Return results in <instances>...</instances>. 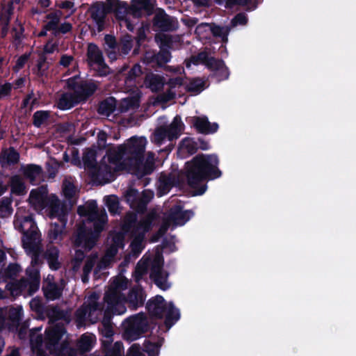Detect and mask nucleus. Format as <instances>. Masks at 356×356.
Wrapping results in <instances>:
<instances>
[{"mask_svg": "<svg viewBox=\"0 0 356 356\" xmlns=\"http://www.w3.org/2000/svg\"><path fill=\"white\" fill-rule=\"evenodd\" d=\"M147 144L145 137L133 136L122 145L111 148L97 169H95L94 175L105 181H110L115 172L123 169L129 170L133 163L139 161L145 152Z\"/></svg>", "mask_w": 356, "mask_h": 356, "instance_id": "nucleus-1", "label": "nucleus"}, {"mask_svg": "<svg viewBox=\"0 0 356 356\" xmlns=\"http://www.w3.org/2000/svg\"><path fill=\"white\" fill-rule=\"evenodd\" d=\"M154 213H149L145 218L136 223L135 215L130 214L127 216L122 227L124 232L131 231L133 235V241L130 245L134 254H138L144 248V236L145 232L149 230Z\"/></svg>", "mask_w": 356, "mask_h": 356, "instance_id": "nucleus-7", "label": "nucleus"}, {"mask_svg": "<svg viewBox=\"0 0 356 356\" xmlns=\"http://www.w3.org/2000/svg\"><path fill=\"white\" fill-rule=\"evenodd\" d=\"M23 173L25 177L33 182L41 178V168L35 165H28L22 168Z\"/></svg>", "mask_w": 356, "mask_h": 356, "instance_id": "nucleus-29", "label": "nucleus"}, {"mask_svg": "<svg viewBox=\"0 0 356 356\" xmlns=\"http://www.w3.org/2000/svg\"><path fill=\"white\" fill-rule=\"evenodd\" d=\"M97 138H98L97 144H98L99 148H100V149L104 148L106 146V133L104 131L99 132Z\"/></svg>", "mask_w": 356, "mask_h": 356, "instance_id": "nucleus-62", "label": "nucleus"}, {"mask_svg": "<svg viewBox=\"0 0 356 356\" xmlns=\"http://www.w3.org/2000/svg\"><path fill=\"white\" fill-rule=\"evenodd\" d=\"M58 7L61 9L66 10L68 12L66 17L72 15L75 11L74 3L70 1H61L58 4Z\"/></svg>", "mask_w": 356, "mask_h": 356, "instance_id": "nucleus-51", "label": "nucleus"}, {"mask_svg": "<svg viewBox=\"0 0 356 356\" xmlns=\"http://www.w3.org/2000/svg\"><path fill=\"white\" fill-rule=\"evenodd\" d=\"M191 122L200 133L209 134L216 132L218 129L217 123H211L205 116L193 117Z\"/></svg>", "mask_w": 356, "mask_h": 356, "instance_id": "nucleus-22", "label": "nucleus"}, {"mask_svg": "<svg viewBox=\"0 0 356 356\" xmlns=\"http://www.w3.org/2000/svg\"><path fill=\"white\" fill-rule=\"evenodd\" d=\"M218 159L216 155H198L186 163L188 183L194 191L193 195H202L207 186L202 184L206 179H215L221 175L218 169Z\"/></svg>", "mask_w": 356, "mask_h": 356, "instance_id": "nucleus-4", "label": "nucleus"}, {"mask_svg": "<svg viewBox=\"0 0 356 356\" xmlns=\"http://www.w3.org/2000/svg\"><path fill=\"white\" fill-rule=\"evenodd\" d=\"M65 334L63 325L60 323L51 325L46 330V337L43 341L40 334L33 332L31 335V344L33 352L36 356H47L44 353V348L51 350L58 340Z\"/></svg>", "mask_w": 356, "mask_h": 356, "instance_id": "nucleus-10", "label": "nucleus"}, {"mask_svg": "<svg viewBox=\"0 0 356 356\" xmlns=\"http://www.w3.org/2000/svg\"><path fill=\"white\" fill-rule=\"evenodd\" d=\"M46 69L45 60L43 58H40L37 64V73L38 74H43Z\"/></svg>", "mask_w": 356, "mask_h": 356, "instance_id": "nucleus-64", "label": "nucleus"}, {"mask_svg": "<svg viewBox=\"0 0 356 356\" xmlns=\"http://www.w3.org/2000/svg\"><path fill=\"white\" fill-rule=\"evenodd\" d=\"M145 83L152 91H156L162 88L164 81L161 76L150 74L146 77Z\"/></svg>", "mask_w": 356, "mask_h": 356, "instance_id": "nucleus-31", "label": "nucleus"}, {"mask_svg": "<svg viewBox=\"0 0 356 356\" xmlns=\"http://www.w3.org/2000/svg\"><path fill=\"white\" fill-rule=\"evenodd\" d=\"M60 64L63 67H68L70 65H75L74 58L72 56L67 55H64L61 57Z\"/></svg>", "mask_w": 356, "mask_h": 356, "instance_id": "nucleus-58", "label": "nucleus"}, {"mask_svg": "<svg viewBox=\"0 0 356 356\" xmlns=\"http://www.w3.org/2000/svg\"><path fill=\"white\" fill-rule=\"evenodd\" d=\"M96 259H97L96 255L91 256L87 259L86 263L83 268V276L82 277V280L83 282H86L88 281V275L90 273V271L94 266V264L96 261Z\"/></svg>", "mask_w": 356, "mask_h": 356, "instance_id": "nucleus-45", "label": "nucleus"}, {"mask_svg": "<svg viewBox=\"0 0 356 356\" xmlns=\"http://www.w3.org/2000/svg\"><path fill=\"white\" fill-rule=\"evenodd\" d=\"M62 192L63 196L70 201V207H72L75 203L79 193V189L74 185L72 177H67L64 179Z\"/></svg>", "mask_w": 356, "mask_h": 356, "instance_id": "nucleus-24", "label": "nucleus"}, {"mask_svg": "<svg viewBox=\"0 0 356 356\" xmlns=\"http://www.w3.org/2000/svg\"><path fill=\"white\" fill-rule=\"evenodd\" d=\"M46 256L49 267L54 270L58 269L59 268L58 261V250L56 248H51L47 250Z\"/></svg>", "mask_w": 356, "mask_h": 356, "instance_id": "nucleus-36", "label": "nucleus"}, {"mask_svg": "<svg viewBox=\"0 0 356 356\" xmlns=\"http://www.w3.org/2000/svg\"><path fill=\"white\" fill-rule=\"evenodd\" d=\"M142 73L141 67L139 65H135L129 72V79L136 77Z\"/></svg>", "mask_w": 356, "mask_h": 356, "instance_id": "nucleus-63", "label": "nucleus"}, {"mask_svg": "<svg viewBox=\"0 0 356 356\" xmlns=\"http://www.w3.org/2000/svg\"><path fill=\"white\" fill-rule=\"evenodd\" d=\"M84 257L83 252L80 250L78 249L76 250L73 262L74 263L73 268L74 270H76L79 268L81 261Z\"/></svg>", "mask_w": 356, "mask_h": 356, "instance_id": "nucleus-56", "label": "nucleus"}, {"mask_svg": "<svg viewBox=\"0 0 356 356\" xmlns=\"http://www.w3.org/2000/svg\"><path fill=\"white\" fill-rule=\"evenodd\" d=\"M248 22V18L245 14L237 15L232 21L233 27L238 25H245Z\"/></svg>", "mask_w": 356, "mask_h": 356, "instance_id": "nucleus-55", "label": "nucleus"}, {"mask_svg": "<svg viewBox=\"0 0 356 356\" xmlns=\"http://www.w3.org/2000/svg\"><path fill=\"white\" fill-rule=\"evenodd\" d=\"M12 90V85L9 83L0 84V100L8 97Z\"/></svg>", "mask_w": 356, "mask_h": 356, "instance_id": "nucleus-52", "label": "nucleus"}, {"mask_svg": "<svg viewBox=\"0 0 356 356\" xmlns=\"http://www.w3.org/2000/svg\"><path fill=\"white\" fill-rule=\"evenodd\" d=\"M154 169V154L148 152L145 159L143 155L136 163H133L131 168L129 170L139 177L150 174Z\"/></svg>", "mask_w": 356, "mask_h": 356, "instance_id": "nucleus-20", "label": "nucleus"}, {"mask_svg": "<svg viewBox=\"0 0 356 356\" xmlns=\"http://www.w3.org/2000/svg\"><path fill=\"white\" fill-rule=\"evenodd\" d=\"M180 149L186 151L189 154H193L195 152L196 145L193 139L185 138L181 141L180 145Z\"/></svg>", "mask_w": 356, "mask_h": 356, "instance_id": "nucleus-47", "label": "nucleus"}, {"mask_svg": "<svg viewBox=\"0 0 356 356\" xmlns=\"http://www.w3.org/2000/svg\"><path fill=\"white\" fill-rule=\"evenodd\" d=\"M211 31L213 35L220 37L223 42H226L227 41V35L229 32V29L227 27L216 26L211 27Z\"/></svg>", "mask_w": 356, "mask_h": 356, "instance_id": "nucleus-46", "label": "nucleus"}, {"mask_svg": "<svg viewBox=\"0 0 356 356\" xmlns=\"http://www.w3.org/2000/svg\"><path fill=\"white\" fill-rule=\"evenodd\" d=\"M15 227L24 234L23 247L26 253L31 256V266L26 270L29 282H21L19 287L21 291H27V293L31 295L38 290L40 286L39 272L34 265L38 262L40 252V234L32 216H23L20 211L16 214Z\"/></svg>", "mask_w": 356, "mask_h": 356, "instance_id": "nucleus-2", "label": "nucleus"}, {"mask_svg": "<svg viewBox=\"0 0 356 356\" xmlns=\"http://www.w3.org/2000/svg\"><path fill=\"white\" fill-rule=\"evenodd\" d=\"M155 3L156 0H132L129 7L127 4V11L124 14V19H122L120 26L132 31L138 17L152 13Z\"/></svg>", "mask_w": 356, "mask_h": 356, "instance_id": "nucleus-11", "label": "nucleus"}, {"mask_svg": "<svg viewBox=\"0 0 356 356\" xmlns=\"http://www.w3.org/2000/svg\"><path fill=\"white\" fill-rule=\"evenodd\" d=\"M149 312L154 316L162 318L165 314V324L170 329L179 318V310L174 307L172 302L167 304L161 296H156L147 304Z\"/></svg>", "mask_w": 356, "mask_h": 356, "instance_id": "nucleus-12", "label": "nucleus"}, {"mask_svg": "<svg viewBox=\"0 0 356 356\" xmlns=\"http://www.w3.org/2000/svg\"><path fill=\"white\" fill-rule=\"evenodd\" d=\"M125 197L131 208L140 211V194L138 191L134 188L127 190Z\"/></svg>", "mask_w": 356, "mask_h": 356, "instance_id": "nucleus-30", "label": "nucleus"}, {"mask_svg": "<svg viewBox=\"0 0 356 356\" xmlns=\"http://www.w3.org/2000/svg\"><path fill=\"white\" fill-rule=\"evenodd\" d=\"M78 213L87 218L89 222H93L94 232H88L83 227L78 229L74 240V244L77 248H83L86 250H90L95 244L99 233L104 229L107 222V216L104 211L100 212L97 210V202L94 200L86 202L83 206L78 207Z\"/></svg>", "mask_w": 356, "mask_h": 356, "instance_id": "nucleus-5", "label": "nucleus"}, {"mask_svg": "<svg viewBox=\"0 0 356 356\" xmlns=\"http://www.w3.org/2000/svg\"><path fill=\"white\" fill-rule=\"evenodd\" d=\"M139 106V97L138 95L131 97L124 98L121 102V111L125 112L131 110H135Z\"/></svg>", "mask_w": 356, "mask_h": 356, "instance_id": "nucleus-32", "label": "nucleus"}, {"mask_svg": "<svg viewBox=\"0 0 356 356\" xmlns=\"http://www.w3.org/2000/svg\"><path fill=\"white\" fill-rule=\"evenodd\" d=\"M29 201L35 210L40 211L46 209L47 215L51 219H57L59 221V224H51L48 235L52 242L60 240L66 225L69 208L61 203L55 195L48 196L45 187L33 189L30 193Z\"/></svg>", "mask_w": 356, "mask_h": 356, "instance_id": "nucleus-3", "label": "nucleus"}, {"mask_svg": "<svg viewBox=\"0 0 356 356\" xmlns=\"http://www.w3.org/2000/svg\"><path fill=\"white\" fill-rule=\"evenodd\" d=\"M145 351L149 356H157L159 352V346L157 344L148 342L145 345Z\"/></svg>", "mask_w": 356, "mask_h": 356, "instance_id": "nucleus-53", "label": "nucleus"}, {"mask_svg": "<svg viewBox=\"0 0 356 356\" xmlns=\"http://www.w3.org/2000/svg\"><path fill=\"white\" fill-rule=\"evenodd\" d=\"M95 342V337L92 334H83L79 341V348L82 352L89 351Z\"/></svg>", "mask_w": 356, "mask_h": 356, "instance_id": "nucleus-35", "label": "nucleus"}, {"mask_svg": "<svg viewBox=\"0 0 356 356\" xmlns=\"http://www.w3.org/2000/svg\"><path fill=\"white\" fill-rule=\"evenodd\" d=\"M129 281L122 275L115 277L107 291L104 300L107 303L106 312L121 315L125 313V298L121 292L127 288Z\"/></svg>", "mask_w": 356, "mask_h": 356, "instance_id": "nucleus-8", "label": "nucleus"}, {"mask_svg": "<svg viewBox=\"0 0 356 356\" xmlns=\"http://www.w3.org/2000/svg\"><path fill=\"white\" fill-rule=\"evenodd\" d=\"M82 99V97H79V96L74 95L72 93H65L60 98L58 103V107L62 110L70 109Z\"/></svg>", "mask_w": 356, "mask_h": 356, "instance_id": "nucleus-27", "label": "nucleus"}, {"mask_svg": "<svg viewBox=\"0 0 356 356\" xmlns=\"http://www.w3.org/2000/svg\"><path fill=\"white\" fill-rule=\"evenodd\" d=\"M18 160L19 154L13 148L3 150L0 157L2 165L15 163Z\"/></svg>", "mask_w": 356, "mask_h": 356, "instance_id": "nucleus-28", "label": "nucleus"}, {"mask_svg": "<svg viewBox=\"0 0 356 356\" xmlns=\"http://www.w3.org/2000/svg\"><path fill=\"white\" fill-rule=\"evenodd\" d=\"M115 107V99L113 98H110L101 103L99 108V112L102 114L108 115L111 113H112L114 111Z\"/></svg>", "mask_w": 356, "mask_h": 356, "instance_id": "nucleus-38", "label": "nucleus"}, {"mask_svg": "<svg viewBox=\"0 0 356 356\" xmlns=\"http://www.w3.org/2000/svg\"><path fill=\"white\" fill-rule=\"evenodd\" d=\"M185 88L193 92H200L204 89V81L200 79H195L189 82Z\"/></svg>", "mask_w": 356, "mask_h": 356, "instance_id": "nucleus-44", "label": "nucleus"}, {"mask_svg": "<svg viewBox=\"0 0 356 356\" xmlns=\"http://www.w3.org/2000/svg\"><path fill=\"white\" fill-rule=\"evenodd\" d=\"M60 16L61 13L60 11H56L49 14L47 16L46 29H55L59 22Z\"/></svg>", "mask_w": 356, "mask_h": 356, "instance_id": "nucleus-37", "label": "nucleus"}, {"mask_svg": "<svg viewBox=\"0 0 356 356\" xmlns=\"http://www.w3.org/2000/svg\"><path fill=\"white\" fill-rule=\"evenodd\" d=\"M154 25L161 31H168L175 26V19L166 15L163 10H159L154 19Z\"/></svg>", "mask_w": 356, "mask_h": 356, "instance_id": "nucleus-23", "label": "nucleus"}, {"mask_svg": "<svg viewBox=\"0 0 356 356\" xmlns=\"http://www.w3.org/2000/svg\"><path fill=\"white\" fill-rule=\"evenodd\" d=\"M199 65L205 64L208 68L214 72L218 81L228 78L229 72L227 68L221 60H216L213 57H209L207 52H201L197 56H193L189 61L186 62V67H190L191 64Z\"/></svg>", "mask_w": 356, "mask_h": 356, "instance_id": "nucleus-14", "label": "nucleus"}, {"mask_svg": "<svg viewBox=\"0 0 356 356\" xmlns=\"http://www.w3.org/2000/svg\"><path fill=\"white\" fill-rule=\"evenodd\" d=\"M170 184L160 179L159 184L158 186L159 194L162 196L166 194L170 189Z\"/></svg>", "mask_w": 356, "mask_h": 356, "instance_id": "nucleus-57", "label": "nucleus"}, {"mask_svg": "<svg viewBox=\"0 0 356 356\" xmlns=\"http://www.w3.org/2000/svg\"><path fill=\"white\" fill-rule=\"evenodd\" d=\"M84 165L88 168H93L96 166V152L94 149L88 150L83 157Z\"/></svg>", "mask_w": 356, "mask_h": 356, "instance_id": "nucleus-41", "label": "nucleus"}, {"mask_svg": "<svg viewBox=\"0 0 356 356\" xmlns=\"http://www.w3.org/2000/svg\"><path fill=\"white\" fill-rule=\"evenodd\" d=\"M99 297L93 293L88 297L84 305L79 309L75 315L76 323L78 327L83 326L86 319H88L92 323H95L101 313L97 303Z\"/></svg>", "mask_w": 356, "mask_h": 356, "instance_id": "nucleus-13", "label": "nucleus"}, {"mask_svg": "<svg viewBox=\"0 0 356 356\" xmlns=\"http://www.w3.org/2000/svg\"><path fill=\"white\" fill-rule=\"evenodd\" d=\"M123 352L124 347L122 343L120 342H116L114 343L112 349L107 352L106 356H122Z\"/></svg>", "mask_w": 356, "mask_h": 356, "instance_id": "nucleus-50", "label": "nucleus"}, {"mask_svg": "<svg viewBox=\"0 0 356 356\" xmlns=\"http://www.w3.org/2000/svg\"><path fill=\"white\" fill-rule=\"evenodd\" d=\"M8 6L7 8H3V11L2 13L0 14V24L1 25H3V27H2V31H1V34H2V36L4 37L6 33H7V25L8 24V22H9V17H10V15L11 14V7H10V4H11V2L10 1H8Z\"/></svg>", "mask_w": 356, "mask_h": 356, "instance_id": "nucleus-34", "label": "nucleus"}, {"mask_svg": "<svg viewBox=\"0 0 356 356\" xmlns=\"http://www.w3.org/2000/svg\"><path fill=\"white\" fill-rule=\"evenodd\" d=\"M49 113L47 111H37L33 115L34 124L36 127H40L42 124L49 118Z\"/></svg>", "mask_w": 356, "mask_h": 356, "instance_id": "nucleus-48", "label": "nucleus"}, {"mask_svg": "<svg viewBox=\"0 0 356 356\" xmlns=\"http://www.w3.org/2000/svg\"><path fill=\"white\" fill-rule=\"evenodd\" d=\"M163 257L159 250L145 254L136 267V280L139 281L143 275L149 272L150 277L161 289H168L170 287L168 282V275L163 270Z\"/></svg>", "mask_w": 356, "mask_h": 356, "instance_id": "nucleus-6", "label": "nucleus"}, {"mask_svg": "<svg viewBox=\"0 0 356 356\" xmlns=\"http://www.w3.org/2000/svg\"><path fill=\"white\" fill-rule=\"evenodd\" d=\"M153 193L151 191H144L143 195H140V211L144 209L145 204L152 198Z\"/></svg>", "mask_w": 356, "mask_h": 356, "instance_id": "nucleus-54", "label": "nucleus"}, {"mask_svg": "<svg viewBox=\"0 0 356 356\" xmlns=\"http://www.w3.org/2000/svg\"><path fill=\"white\" fill-rule=\"evenodd\" d=\"M11 200L8 198L3 199L0 202V217L6 218L12 213Z\"/></svg>", "mask_w": 356, "mask_h": 356, "instance_id": "nucleus-43", "label": "nucleus"}, {"mask_svg": "<svg viewBox=\"0 0 356 356\" xmlns=\"http://www.w3.org/2000/svg\"><path fill=\"white\" fill-rule=\"evenodd\" d=\"M184 84L183 79L179 77L171 79L169 81V86H170V99L175 97L177 95H180V92L181 91H179L178 93L175 90L177 87L178 88H180L182 87V85Z\"/></svg>", "mask_w": 356, "mask_h": 356, "instance_id": "nucleus-40", "label": "nucleus"}, {"mask_svg": "<svg viewBox=\"0 0 356 356\" xmlns=\"http://www.w3.org/2000/svg\"><path fill=\"white\" fill-rule=\"evenodd\" d=\"M29 58V55L24 54L22 56H20L16 62V64L14 67V70L15 71L19 70L21 68H22L24 65V64L27 62Z\"/></svg>", "mask_w": 356, "mask_h": 356, "instance_id": "nucleus-60", "label": "nucleus"}, {"mask_svg": "<svg viewBox=\"0 0 356 356\" xmlns=\"http://www.w3.org/2000/svg\"><path fill=\"white\" fill-rule=\"evenodd\" d=\"M20 271V267L17 264H10L7 269V276L12 278Z\"/></svg>", "mask_w": 356, "mask_h": 356, "instance_id": "nucleus-59", "label": "nucleus"}, {"mask_svg": "<svg viewBox=\"0 0 356 356\" xmlns=\"http://www.w3.org/2000/svg\"><path fill=\"white\" fill-rule=\"evenodd\" d=\"M193 213L191 211H182L179 206H177L170 210L169 215L164 220L160 232L164 234L170 227L184 225L192 216Z\"/></svg>", "mask_w": 356, "mask_h": 356, "instance_id": "nucleus-17", "label": "nucleus"}, {"mask_svg": "<svg viewBox=\"0 0 356 356\" xmlns=\"http://www.w3.org/2000/svg\"><path fill=\"white\" fill-rule=\"evenodd\" d=\"M106 204L111 213L115 214L119 213L120 207L118 199L115 195H110L105 198Z\"/></svg>", "mask_w": 356, "mask_h": 356, "instance_id": "nucleus-39", "label": "nucleus"}, {"mask_svg": "<svg viewBox=\"0 0 356 356\" xmlns=\"http://www.w3.org/2000/svg\"><path fill=\"white\" fill-rule=\"evenodd\" d=\"M183 127L181 118L176 116L169 126L161 127L155 130L152 141L161 145L167 140L171 141L177 139L181 135Z\"/></svg>", "mask_w": 356, "mask_h": 356, "instance_id": "nucleus-15", "label": "nucleus"}, {"mask_svg": "<svg viewBox=\"0 0 356 356\" xmlns=\"http://www.w3.org/2000/svg\"><path fill=\"white\" fill-rule=\"evenodd\" d=\"M88 56L90 67L100 76H104L108 73L109 69L104 61L101 51L95 44L88 45Z\"/></svg>", "mask_w": 356, "mask_h": 356, "instance_id": "nucleus-19", "label": "nucleus"}, {"mask_svg": "<svg viewBox=\"0 0 356 356\" xmlns=\"http://www.w3.org/2000/svg\"><path fill=\"white\" fill-rule=\"evenodd\" d=\"M10 186L11 193L15 195H24L27 189L22 177L18 175L13 176L10 178Z\"/></svg>", "mask_w": 356, "mask_h": 356, "instance_id": "nucleus-26", "label": "nucleus"}, {"mask_svg": "<svg viewBox=\"0 0 356 356\" xmlns=\"http://www.w3.org/2000/svg\"><path fill=\"white\" fill-rule=\"evenodd\" d=\"M67 88L74 90L76 96L86 98L91 95L95 89L93 83H81L79 77L77 75L67 79Z\"/></svg>", "mask_w": 356, "mask_h": 356, "instance_id": "nucleus-21", "label": "nucleus"}, {"mask_svg": "<svg viewBox=\"0 0 356 356\" xmlns=\"http://www.w3.org/2000/svg\"><path fill=\"white\" fill-rule=\"evenodd\" d=\"M127 301L134 307L142 305L145 301V296L143 291L140 289L132 290L128 297Z\"/></svg>", "mask_w": 356, "mask_h": 356, "instance_id": "nucleus-33", "label": "nucleus"}, {"mask_svg": "<svg viewBox=\"0 0 356 356\" xmlns=\"http://www.w3.org/2000/svg\"><path fill=\"white\" fill-rule=\"evenodd\" d=\"M52 277L48 276L44 281L43 289L45 296L49 300L58 298L61 295V290L55 284L51 282Z\"/></svg>", "mask_w": 356, "mask_h": 356, "instance_id": "nucleus-25", "label": "nucleus"}, {"mask_svg": "<svg viewBox=\"0 0 356 356\" xmlns=\"http://www.w3.org/2000/svg\"><path fill=\"white\" fill-rule=\"evenodd\" d=\"M132 48V39L129 35H125L121 42L120 49L124 54H127Z\"/></svg>", "mask_w": 356, "mask_h": 356, "instance_id": "nucleus-49", "label": "nucleus"}, {"mask_svg": "<svg viewBox=\"0 0 356 356\" xmlns=\"http://www.w3.org/2000/svg\"><path fill=\"white\" fill-rule=\"evenodd\" d=\"M127 356H144L140 348L137 344H134L129 349Z\"/></svg>", "mask_w": 356, "mask_h": 356, "instance_id": "nucleus-61", "label": "nucleus"}, {"mask_svg": "<svg viewBox=\"0 0 356 356\" xmlns=\"http://www.w3.org/2000/svg\"><path fill=\"white\" fill-rule=\"evenodd\" d=\"M211 26L207 23L199 24L195 29V33L200 40L207 38L211 33Z\"/></svg>", "mask_w": 356, "mask_h": 356, "instance_id": "nucleus-42", "label": "nucleus"}, {"mask_svg": "<svg viewBox=\"0 0 356 356\" xmlns=\"http://www.w3.org/2000/svg\"><path fill=\"white\" fill-rule=\"evenodd\" d=\"M124 233H112L108 238V248L102 260L98 264L97 268L101 270L108 266L113 263L115 259L114 257L118 252V249L123 248L124 243Z\"/></svg>", "mask_w": 356, "mask_h": 356, "instance_id": "nucleus-16", "label": "nucleus"}, {"mask_svg": "<svg viewBox=\"0 0 356 356\" xmlns=\"http://www.w3.org/2000/svg\"><path fill=\"white\" fill-rule=\"evenodd\" d=\"M124 337L131 341L138 339L145 331L147 321L143 314L131 316L124 323Z\"/></svg>", "mask_w": 356, "mask_h": 356, "instance_id": "nucleus-18", "label": "nucleus"}, {"mask_svg": "<svg viewBox=\"0 0 356 356\" xmlns=\"http://www.w3.org/2000/svg\"><path fill=\"white\" fill-rule=\"evenodd\" d=\"M127 11V3L119 0H106L105 3H97L90 8V16L99 31H102L104 27L107 13L114 12L120 24L122 19H124Z\"/></svg>", "mask_w": 356, "mask_h": 356, "instance_id": "nucleus-9", "label": "nucleus"}]
</instances>
